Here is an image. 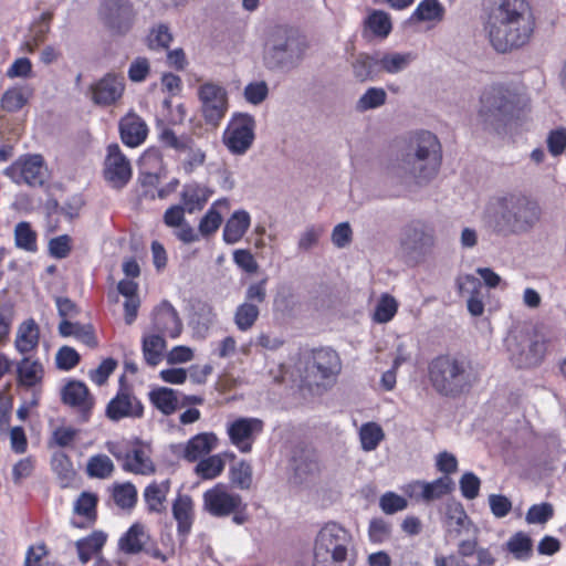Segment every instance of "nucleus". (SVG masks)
<instances>
[{"mask_svg":"<svg viewBox=\"0 0 566 566\" xmlns=\"http://www.w3.org/2000/svg\"><path fill=\"white\" fill-rule=\"evenodd\" d=\"M535 25L527 0H490L484 8L483 30L496 52L506 53L528 43Z\"/></svg>","mask_w":566,"mask_h":566,"instance_id":"obj_1","label":"nucleus"},{"mask_svg":"<svg viewBox=\"0 0 566 566\" xmlns=\"http://www.w3.org/2000/svg\"><path fill=\"white\" fill-rule=\"evenodd\" d=\"M539 218L537 202L520 191L500 192L491 197L483 210L485 227L502 237L527 233Z\"/></svg>","mask_w":566,"mask_h":566,"instance_id":"obj_2","label":"nucleus"},{"mask_svg":"<svg viewBox=\"0 0 566 566\" xmlns=\"http://www.w3.org/2000/svg\"><path fill=\"white\" fill-rule=\"evenodd\" d=\"M442 163V149L438 137L429 130H417L408 135L392 172L418 185L433 179Z\"/></svg>","mask_w":566,"mask_h":566,"instance_id":"obj_3","label":"nucleus"},{"mask_svg":"<svg viewBox=\"0 0 566 566\" xmlns=\"http://www.w3.org/2000/svg\"><path fill=\"white\" fill-rule=\"evenodd\" d=\"M308 48L305 35L286 24H276L266 33L263 61L269 70L292 71L302 63Z\"/></svg>","mask_w":566,"mask_h":566,"instance_id":"obj_4","label":"nucleus"},{"mask_svg":"<svg viewBox=\"0 0 566 566\" xmlns=\"http://www.w3.org/2000/svg\"><path fill=\"white\" fill-rule=\"evenodd\" d=\"M528 98L516 88L493 84L481 96L480 115L493 130L501 133L527 107Z\"/></svg>","mask_w":566,"mask_h":566,"instance_id":"obj_5","label":"nucleus"},{"mask_svg":"<svg viewBox=\"0 0 566 566\" xmlns=\"http://www.w3.org/2000/svg\"><path fill=\"white\" fill-rule=\"evenodd\" d=\"M433 389L446 397H457L467 391L475 380L471 361L463 356L440 355L428 366Z\"/></svg>","mask_w":566,"mask_h":566,"instance_id":"obj_6","label":"nucleus"},{"mask_svg":"<svg viewBox=\"0 0 566 566\" xmlns=\"http://www.w3.org/2000/svg\"><path fill=\"white\" fill-rule=\"evenodd\" d=\"M352 546L353 538L346 528L337 523L325 524L315 539L314 566H332V564H325L328 558L332 563L345 562Z\"/></svg>","mask_w":566,"mask_h":566,"instance_id":"obj_7","label":"nucleus"},{"mask_svg":"<svg viewBox=\"0 0 566 566\" xmlns=\"http://www.w3.org/2000/svg\"><path fill=\"white\" fill-rule=\"evenodd\" d=\"M342 370L340 358L334 349L323 347L313 350L306 367V378L316 386H331Z\"/></svg>","mask_w":566,"mask_h":566,"instance_id":"obj_8","label":"nucleus"},{"mask_svg":"<svg viewBox=\"0 0 566 566\" xmlns=\"http://www.w3.org/2000/svg\"><path fill=\"white\" fill-rule=\"evenodd\" d=\"M98 17L116 34H126L134 27L137 11L132 0H101Z\"/></svg>","mask_w":566,"mask_h":566,"instance_id":"obj_9","label":"nucleus"},{"mask_svg":"<svg viewBox=\"0 0 566 566\" xmlns=\"http://www.w3.org/2000/svg\"><path fill=\"white\" fill-rule=\"evenodd\" d=\"M255 120L247 113L234 114L223 132V144L233 155H243L254 140Z\"/></svg>","mask_w":566,"mask_h":566,"instance_id":"obj_10","label":"nucleus"},{"mask_svg":"<svg viewBox=\"0 0 566 566\" xmlns=\"http://www.w3.org/2000/svg\"><path fill=\"white\" fill-rule=\"evenodd\" d=\"M245 507L242 496L230 491L223 483L216 484L202 494V509L213 517H228Z\"/></svg>","mask_w":566,"mask_h":566,"instance_id":"obj_11","label":"nucleus"},{"mask_svg":"<svg viewBox=\"0 0 566 566\" xmlns=\"http://www.w3.org/2000/svg\"><path fill=\"white\" fill-rule=\"evenodd\" d=\"M4 175L18 185L38 187L44 184L46 169L41 155H27L7 167Z\"/></svg>","mask_w":566,"mask_h":566,"instance_id":"obj_12","label":"nucleus"},{"mask_svg":"<svg viewBox=\"0 0 566 566\" xmlns=\"http://www.w3.org/2000/svg\"><path fill=\"white\" fill-rule=\"evenodd\" d=\"M202 116L206 123L217 126L228 111V94L223 86L211 82L203 83L198 90Z\"/></svg>","mask_w":566,"mask_h":566,"instance_id":"obj_13","label":"nucleus"},{"mask_svg":"<svg viewBox=\"0 0 566 566\" xmlns=\"http://www.w3.org/2000/svg\"><path fill=\"white\" fill-rule=\"evenodd\" d=\"M263 428L264 423L259 418L239 417L227 423V434L233 447L242 453H249Z\"/></svg>","mask_w":566,"mask_h":566,"instance_id":"obj_14","label":"nucleus"},{"mask_svg":"<svg viewBox=\"0 0 566 566\" xmlns=\"http://www.w3.org/2000/svg\"><path fill=\"white\" fill-rule=\"evenodd\" d=\"M104 177L114 188H123L132 178L130 163L117 144L107 147Z\"/></svg>","mask_w":566,"mask_h":566,"instance_id":"obj_15","label":"nucleus"},{"mask_svg":"<svg viewBox=\"0 0 566 566\" xmlns=\"http://www.w3.org/2000/svg\"><path fill=\"white\" fill-rule=\"evenodd\" d=\"M143 415L142 402L128 388H120L106 407V416L112 421H119L124 418H142Z\"/></svg>","mask_w":566,"mask_h":566,"instance_id":"obj_16","label":"nucleus"},{"mask_svg":"<svg viewBox=\"0 0 566 566\" xmlns=\"http://www.w3.org/2000/svg\"><path fill=\"white\" fill-rule=\"evenodd\" d=\"M61 399L64 405L77 409L80 421L86 422L90 419L94 399L84 382L77 380L66 382L61 389Z\"/></svg>","mask_w":566,"mask_h":566,"instance_id":"obj_17","label":"nucleus"},{"mask_svg":"<svg viewBox=\"0 0 566 566\" xmlns=\"http://www.w3.org/2000/svg\"><path fill=\"white\" fill-rule=\"evenodd\" d=\"M153 329L164 337L172 339L180 336L182 322L176 308L167 301L161 302L153 312Z\"/></svg>","mask_w":566,"mask_h":566,"instance_id":"obj_18","label":"nucleus"},{"mask_svg":"<svg viewBox=\"0 0 566 566\" xmlns=\"http://www.w3.org/2000/svg\"><path fill=\"white\" fill-rule=\"evenodd\" d=\"M434 243L433 230L421 222L406 227L400 244L405 252L421 254Z\"/></svg>","mask_w":566,"mask_h":566,"instance_id":"obj_19","label":"nucleus"},{"mask_svg":"<svg viewBox=\"0 0 566 566\" xmlns=\"http://www.w3.org/2000/svg\"><path fill=\"white\" fill-rule=\"evenodd\" d=\"M457 287L461 296H468V311L473 316H481L484 312V297L481 281L472 274L461 275L457 279Z\"/></svg>","mask_w":566,"mask_h":566,"instance_id":"obj_20","label":"nucleus"},{"mask_svg":"<svg viewBox=\"0 0 566 566\" xmlns=\"http://www.w3.org/2000/svg\"><path fill=\"white\" fill-rule=\"evenodd\" d=\"M124 87L123 76L108 73L92 86L93 101L97 105H112L122 97Z\"/></svg>","mask_w":566,"mask_h":566,"instance_id":"obj_21","label":"nucleus"},{"mask_svg":"<svg viewBox=\"0 0 566 566\" xmlns=\"http://www.w3.org/2000/svg\"><path fill=\"white\" fill-rule=\"evenodd\" d=\"M172 517L177 523V535L181 542L190 534L193 521L195 509L190 495L178 493L171 504Z\"/></svg>","mask_w":566,"mask_h":566,"instance_id":"obj_22","label":"nucleus"},{"mask_svg":"<svg viewBox=\"0 0 566 566\" xmlns=\"http://www.w3.org/2000/svg\"><path fill=\"white\" fill-rule=\"evenodd\" d=\"M212 193L213 191L202 184L196 181L187 182L180 191V203L191 214L201 211Z\"/></svg>","mask_w":566,"mask_h":566,"instance_id":"obj_23","label":"nucleus"},{"mask_svg":"<svg viewBox=\"0 0 566 566\" xmlns=\"http://www.w3.org/2000/svg\"><path fill=\"white\" fill-rule=\"evenodd\" d=\"M218 442L219 439L213 432L198 433L184 444L182 458L189 462H196L214 450Z\"/></svg>","mask_w":566,"mask_h":566,"instance_id":"obj_24","label":"nucleus"},{"mask_svg":"<svg viewBox=\"0 0 566 566\" xmlns=\"http://www.w3.org/2000/svg\"><path fill=\"white\" fill-rule=\"evenodd\" d=\"M119 132L122 142L126 146L137 147L145 142L148 128L140 117L129 115L120 120Z\"/></svg>","mask_w":566,"mask_h":566,"instance_id":"obj_25","label":"nucleus"},{"mask_svg":"<svg viewBox=\"0 0 566 566\" xmlns=\"http://www.w3.org/2000/svg\"><path fill=\"white\" fill-rule=\"evenodd\" d=\"M251 226V216L247 210H235L227 220L222 239L227 244H235L244 237Z\"/></svg>","mask_w":566,"mask_h":566,"instance_id":"obj_26","label":"nucleus"},{"mask_svg":"<svg viewBox=\"0 0 566 566\" xmlns=\"http://www.w3.org/2000/svg\"><path fill=\"white\" fill-rule=\"evenodd\" d=\"M40 342V328L33 318L23 321L17 331L14 347L22 354L28 355L34 352Z\"/></svg>","mask_w":566,"mask_h":566,"instance_id":"obj_27","label":"nucleus"},{"mask_svg":"<svg viewBox=\"0 0 566 566\" xmlns=\"http://www.w3.org/2000/svg\"><path fill=\"white\" fill-rule=\"evenodd\" d=\"M444 526L450 536L458 537L470 533L473 525L462 504L454 502L447 505Z\"/></svg>","mask_w":566,"mask_h":566,"instance_id":"obj_28","label":"nucleus"},{"mask_svg":"<svg viewBox=\"0 0 566 566\" xmlns=\"http://www.w3.org/2000/svg\"><path fill=\"white\" fill-rule=\"evenodd\" d=\"M122 468L126 472L139 475H150L156 471V467L144 447H136L127 451Z\"/></svg>","mask_w":566,"mask_h":566,"instance_id":"obj_29","label":"nucleus"},{"mask_svg":"<svg viewBox=\"0 0 566 566\" xmlns=\"http://www.w3.org/2000/svg\"><path fill=\"white\" fill-rule=\"evenodd\" d=\"M171 482L169 479L153 481L144 490L143 497L147 510L151 513H163L165 502L170 492Z\"/></svg>","mask_w":566,"mask_h":566,"instance_id":"obj_30","label":"nucleus"},{"mask_svg":"<svg viewBox=\"0 0 566 566\" xmlns=\"http://www.w3.org/2000/svg\"><path fill=\"white\" fill-rule=\"evenodd\" d=\"M17 374L21 386L36 388L42 382L44 369L39 360L25 356L18 363Z\"/></svg>","mask_w":566,"mask_h":566,"instance_id":"obj_31","label":"nucleus"},{"mask_svg":"<svg viewBox=\"0 0 566 566\" xmlns=\"http://www.w3.org/2000/svg\"><path fill=\"white\" fill-rule=\"evenodd\" d=\"M229 208L230 203L227 198L216 200L200 219L198 224L199 233L208 237L217 232L223 221L220 209L229 210Z\"/></svg>","mask_w":566,"mask_h":566,"instance_id":"obj_32","label":"nucleus"},{"mask_svg":"<svg viewBox=\"0 0 566 566\" xmlns=\"http://www.w3.org/2000/svg\"><path fill=\"white\" fill-rule=\"evenodd\" d=\"M96 494L91 492H82L74 502L73 512L74 514L84 517L86 523H80L76 520H72V525L77 528L92 525L96 521Z\"/></svg>","mask_w":566,"mask_h":566,"instance_id":"obj_33","label":"nucleus"},{"mask_svg":"<svg viewBox=\"0 0 566 566\" xmlns=\"http://www.w3.org/2000/svg\"><path fill=\"white\" fill-rule=\"evenodd\" d=\"M352 67L355 78L359 82L376 78L380 74L378 53L374 55L359 53L352 62Z\"/></svg>","mask_w":566,"mask_h":566,"instance_id":"obj_34","label":"nucleus"},{"mask_svg":"<svg viewBox=\"0 0 566 566\" xmlns=\"http://www.w3.org/2000/svg\"><path fill=\"white\" fill-rule=\"evenodd\" d=\"M107 535L102 531H94L86 537L76 541L75 546L82 564L88 563L105 545Z\"/></svg>","mask_w":566,"mask_h":566,"instance_id":"obj_35","label":"nucleus"},{"mask_svg":"<svg viewBox=\"0 0 566 566\" xmlns=\"http://www.w3.org/2000/svg\"><path fill=\"white\" fill-rule=\"evenodd\" d=\"M59 333L63 337L73 336L78 342L85 344L86 346L94 348L97 346V339L94 334L93 327L90 324H81L77 322H70L67 319H62L59 324Z\"/></svg>","mask_w":566,"mask_h":566,"instance_id":"obj_36","label":"nucleus"},{"mask_svg":"<svg viewBox=\"0 0 566 566\" xmlns=\"http://www.w3.org/2000/svg\"><path fill=\"white\" fill-rule=\"evenodd\" d=\"M380 73L397 74L405 71L416 59L412 52H379Z\"/></svg>","mask_w":566,"mask_h":566,"instance_id":"obj_37","label":"nucleus"},{"mask_svg":"<svg viewBox=\"0 0 566 566\" xmlns=\"http://www.w3.org/2000/svg\"><path fill=\"white\" fill-rule=\"evenodd\" d=\"M149 400L161 413L166 416L172 415L179 406L177 391L167 387H160L151 390L149 392Z\"/></svg>","mask_w":566,"mask_h":566,"instance_id":"obj_38","label":"nucleus"},{"mask_svg":"<svg viewBox=\"0 0 566 566\" xmlns=\"http://www.w3.org/2000/svg\"><path fill=\"white\" fill-rule=\"evenodd\" d=\"M224 468V454H212L200 459L193 471L202 480H213L221 475Z\"/></svg>","mask_w":566,"mask_h":566,"instance_id":"obj_39","label":"nucleus"},{"mask_svg":"<svg viewBox=\"0 0 566 566\" xmlns=\"http://www.w3.org/2000/svg\"><path fill=\"white\" fill-rule=\"evenodd\" d=\"M444 12V7L439 0H421L411 19L419 22H439L443 19Z\"/></svg>","mask_w":566,"mask_h":566,"instance_id":"obj_40","label":"nucleus"},{"mask_svg":"<svg viewBox=\"0 0 566 566\" xmlns=\"http://www.w3.org/2000/svg\"><path fill=\"white\" fill-rule=\"evenodd\" d=\"M293 470L300 482L305 481L319 470L316 454L312 451H302L293 458Z\"/></svg>","mask_w":566,"mask_h":566,"instance_id":"obj_41","label":"nucleus"},{"mask_svg":"<svg viewBox=\"0 0 566 566\" xmlns=\"http://www.w3.org/2000/svg\"><path fill=\"white\" fill-rule=\"evenodd\" d=\"M166 348V342L164 336L153 334L144 336L143 338V355L145 361L149 366H157L163 358V353Z\"/></svg>","mask_w":566,"mask_h":566,"instance_id":"obj_42","label":"nucleus"},{"mask_svg":"<svg viewBox=\"0 0 566 566\" xmlns=\"http://www.w3.org/2000/svg\"><path fill=\"white\" fill-rule=\"evenodd\" d=\"M114 469L115 467L111 458L103 453L92 455L86 463V474L90 478L108 479L113 474Z\"/></svg>","mask_w":566,"mask_h":566,"instance_id":"obj_43","label":"nucleus"},{"mask_svg":"<svg viewBox=\"0 0 566 566\" xmlns=\"http://www.w3.org/2000/svg\"><path fill=\"white\" fill-rule=\"evenodd\" d=\"M358 434L361 449L366 452L376 450L385 438L382 428L373 421L363 423Z\"/></svg>","mask_w":566,"mask_h":566,"instance_id":"obj_44","label":"nucleus"},{"mask_svg":"<svg viewBox=\"0 0 566 566\" xmlns=\"http://www.w3.org/2000/svg\"><path fill=\"white\" fill-rule=\"evenodd\" d=\"M419 486L422 488V501L430 502L433 500H439L450 493L453 486V482L449 476L444 475L431 482L423 481V485Z\"/></svg>","mask_w":566,"mask_h":566,"instance_id":"obj_45","label":"nucleus"},{"mask_svg":"<svg viewBox=\"0 0 566 566\" xmlns=\"http://www.w3.org/2000/svg\"><path fill=\"white\" fill-rule=\"evenodd\" d=\"M260 315V310L256 304L243 302L240 304L234 313V323L239 331H249L256 322Z\"/></svg>","mask_w":566,"mask_h":566,"instance_id":"obj_46","label":"nucleus"},{"mask_svg":"<svg viewBox=\"0 0 566 566\" xmlns=\"http://www.w3.org/2000/svg\"><path fill=\"white\" fill-rule=\"evenodd\" d=\"M36 232L29 222L21 221L14 228V242L19 249L34 253L38 251Z\"/></svg>","mask_w":566,"mask_h":566,"instance_id":"obj_47","label":"nucleus"},{"mask_svg":"<svg viewBox=\"0 0 566 566\" xmlns=\"http://www.w3.org/2000/svg\"><path fill=\"white\" fill-rule=\"evenodd\" d=\"M532 539L523 533L517 532L506 543L507 551L518 560H526L532 556Z\"/></svg>","mask_w":566,"mask_h":566,"instance_id":"obj_48","label":"nucleus"},{"mask_svg":"<svg viewBox=\"0 0 566 566\" xmlns=\"http://www.w3.org/2000/svg\"><path fill=\"white\" fill-rule=\"evenodd\" d=\"M52 469L59 476L62 486H67L75 476V470L70 458L64 452H55L52 455Z\"/></svg>","mask_w":566,"mask_h":566,"instance_id":"obj_49","label":"nucleus"},{"mask_svg":"<svg viewBox=\"0 0 566 566\" xmlns=\"http://www.w3.org/2000/svg\"><path fill=\"white\" fill-rule=\"evenodd\" d=\"M387 101V93L382 87H369L358 98L356 111L366 112L382 106Z\"/></svg>","mask_w":566,"mask_h":566,"instance_id":"obj_50","label":"nucleus"},{"mask_svg":"<svg viewBox=\"0 0 566 566\" xmlns=\"http://www.w3.org/2000/svg\"><path fill=\"white\" fill-rule=\"evenodd\" d=\"M365 28L376 36L386 38L391 31V21L386 12L375 10L366 18Z\"/></svg>","mask_w":566,"mask_h":566,"instance_id":"obj_51","label":"nucleus"},{"mask_svg":"<svg viewBox=\"0 0 566 566\" xmlns=\"http://www.w3.org/2000/svg\"><path fill=\"white\" fill-rule=\"evenodd\" d=\"M229 479L233 485L241 490H249L252 484V467L249 462L241 460L229 470Z\"/></svg>","mask_w":566,"mask_h":566,"instance_id":"obj_52","label":"nucleus"},{"mask_svg":"<svg viewBox=\"0 0 566 566\" xmlns=\"http://www.w3.org/2000/svg\"><path fill=\"white\" fill-rule=\"evenodd\" d=\"M143 527L138 524L132 525L128 531L119 538L118 546L120 551L127 554H136L143 548Z\"/></svg>","mask_w":566,"mask_h":566,"instance_id":"obj_53","label":"nucleus"},{"mask_svg":"<svg viewBox=\"0 0 566 566\" xmlns=\"http://www.w3.org/2000/svg\"><path fill=\"white\" fill-rule=\"evenodd\" d=\"M546 347L545 343L541 340H532L528 344V349L526 352H522L517 358H515V363L520 367H532L537 365L542 358L544 357Z\"/></svg>","mask_w":566,"mask_h":566,"instance_id":"obj_54","label":"nucleus"},{"mask_svg":"<svg viewBox=\"0 0 566 566\" xmlns=\"http://www.w3.org/2000/svg\"><path fill=\"white\" fill-rule=\"evenodd\" d=\"M172 41L170 29L165 23L153 27L147 36L148 46L151 50L167 49Z\"/></svg>","mask_w":566,"mask_h":566,"instance_id":"obj_55","label":"nucleus"},{"mask_svg":"<svg viewBox=\"0 0 566 566\" xmlns=\"http://www.w3.org/2000/svg\"><path fill=\"white\" fill-rule=\"evenodd\" d=\"M554 516V506L548 502L533 504L528 507L525 521L527 524H546Z\"/></svg>","mask_w":566,"mask_h":566,"instance_id":"obj_56","label":"nucleus"},{"mask_svg":"<svg viewBox=\"0 0 566 566\" xmlns=\"http://www.w3.org/2000/svg\"><path fill=\"white\" fill-rule=\"evenodd\" d=\"M113 497L117 506L132 509L137 502V490L129 482L119 484L114 488Z\"/></svg>","mask_w":566,"mask_h":566,"instance_id":"obj_57","label":"nucleus"},{"mask_svg":"<svg viewBox=\"0 0 566 566\" xmlns=\"http://www.w3.org/2000/svg\"><path fill=\"white\" fill-rule=\"evenodd\" d=\"M397 310L398 304L396 300L390 295H382L376 305L374 319L377 323H388L392 319Z\"/></svg>","mask_w":566,"mask_h":566,"instance_id":"obj_58","label":"nucleus"},{"mask_svg":"<svg viewBox=\"0 0 566 566\" xmlns=\"http://www.w3.org/2000/svg\"><path fill=\"white\" fill-rule=\"evenodd\" d=\"M160 143L168 148H172L177 151H185L189 148V144H191V139L186 136H177L171 128L165 127L159 133Z\"/></svg>","mask_w":566,"mask_h":566,"instance_id":"obj_59","label":"nucleus"},{"mask_svg":"<svg viewBox=\"0 0 566 566\" xmlns=\"http://www.w3.org/2000/svg\"><path fill=\"white\" fill-rule=\"evenodd\" d=\"M546 144L552 156H560L566 149V127L559 126L549 130Z\"/></svg>","mask_w":566,"mask_h":566,"instance_id":"obj_60","label":"nucleus"},{"mask_svg":"<svg viewBox=\"0 0 566 566\" xmlns=\"http://www.w3.org/2000/svg\"><path fill=\"white\" fill-rule=\"evenodd\" d=\"M27 104V97L21 88L13 87L7 90L1 98V107L7 112H18Z\"/></svg>","mask_w":566,"mask_h":566,"instance_id":"obj_61","label":"nucleus"},{"mask_svg":"<svg viewBox=\"0 0 566 566\" xmlns=\"http://www.w3.org/2000/svg\"><path fill=\"white\" fill-rule=\"evenodd\" d=\"M460 491L464 499L474 500L480 492L481 480L473 472H465L460 481Z\"/></svg>","mask_w":566,"mask_h":566,"instance_id":"obj_62","label":"nucleus"},{"mask_svg":"<svg viewBox=\"0 0 566 566\" xmlns=\"http://www.w3.org/2000/svg\"><path fill=\"white\" fill-rule=\"evenodd\" d=\"M243 94L248 103L259 105L268 97L269 87L264 81L251 82L244 87Z\"/></svg>","mask_w":566,"mask_h":566,"instance_id":"obj_63","label":"nucleus"},{"mask_svg":"<svg viewBox=\"0 0 566 566\" xmlns=\"http://www.w3.org/2000/svg\"><path fill=\"white\" fill-rule=\"evenodd\" d=\"M407 500L394 492H386L379 500V506L386 514H395L407 507Z\"/></svg>","mask_w":566,"mask_h":566,"instance_id":"obj_64","label":"nucleus"}]
</instances>
